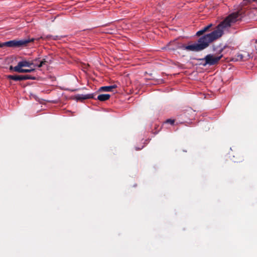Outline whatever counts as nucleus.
<instances>
[{"mask_svg": "<svg viewBox=\"0 0 257 257\" xmlns=\"http://www.w3.org/2000/svg\"><path fill=\"white\" fill-rule=\"evenodd\" d=\"M243 16L244 12L241 10L230 14L218 25L216 30L200 37L198 40L197 43L185 46V49L188 51L198 52L205 49L210 43L222 36L224 29L230 27L232 24L241 20Z\"/></svg>", "mask_w": 257, "mask_h": 257, "instance_id": "obj_1", "label": "nucleus"}, {"mask_svg": "<svg viewBox=\"0 0 257 257\" xmlns=\"http://www.w3.org/2000/svg\"><path fill=\"white\" fill-rule=\"evenodd\" d=\"M35 39H28L21 40H11L8 42H4V45L7 47L17 48L22 46H25L30 42H32L35 41Z\"/></svg>", "mask_w": 257, "mask_h": 257, "instance_id": "obj_2", "label": "nucleus"}, {"mask_svg": "<svg viewBox=\"0 0 257 257\" xmlns=\"http://www.w3.org/2000/svg\"><path fill=\"white\" fill-rule=\"evenodd\" d=\"M223 55L220 54L218 56H214L213 55L208 54L206 55L204 59H201L202 61H204V63H202V64L205 66L207 65H214L217 64L219 61L222 57Z\"/></svg>", "mask_w": 257, "mask_h": 257, "instance_id": "obj_3", "label": "nucleus"}, {"mask_svg": "<svg viewBox=\"0 0 257 257\" xmlns=\"http://www.w3.org/2000/svg\"><path fill=\"white\" fill-rule=\"evenodd\" d=\"M7 78L10 80H13L14 81H22L24 80H36V77L30 75H9L7 76Z\"/></svg>", "mask_w": 257, "mask_h": 257, "instance_id": "obj_4", "label": "nucleus"}, {"mask_svg": "<svg viewBox=\"0 0 257 257\" xmlns=\"http://www.w3.org/2000/svg\"><path fill=\"white\" fill-rule=\"evenodd\" d=\"M39 58H37L33 61H27L23 60L18 62V68L17 69H22L23 67H30L31 66H36V64L35 63V61H39Z\"/></svg>", "mask_w": 257, "mask_h": 257, "instance_id": "obj_5", "label": "nucleus"}, {"mask_svg": "<svg viewBox=\"0 0 257 257\" xmlns=\"http://www.w3.org/2000/svg\"><path fill=\"white\" fill-rule=\"evenodd\" d=\"M94 94H77L75 95V98L77 101H82L85 99H90V98H93L95 99L94 98Z\"/></svg>", "mask_w": 257, "mask_h": 257, "instance_id": "obj_6", "label": "nucleus"}, {"mask_svg": "<svg viewBox=\"0 0 257 257\" xmlns=\"http://www.w3.org/2000/svg\"><path fill=\"white\" fill-rule=\"evenodd\" d=\"M116 85L102 86L99 88V90L101 91L110 92L112 91L113 89L116 88Z\"/></svg>", "mask_w": 257, "mask_h": 257, "instance_id": "obj_7", "label": "nucleus"}, {"mask_svg": "<svg viewBox=\"0 0 257 257\" xmlns=\"http://www.w3.org/2000/svg\"><path fill=\"white\" fill-rule=\"evenodd\" d=\"M212 26V24H211L207 25V26H205V27H204L201 30H200V31H198L196 33V36H200L204 34L205 32L208 31L210 29V28Z\"/></svg>", "mask_w": 257, "mask_h": 257, "instance_id": "obj_8", "label": "nucleus"}, {"mask_svg": "<svg viewBox=\"0 0 257 257\" xmlns=\"http://www.w3.org/2000/svg\"><path fill=\"white\" fill-rule=\"evenodd\" d=\"M110 95L108 94H102L98 95L97 99L100 101H104L109 99Z\"/></svg>", "mask_w": 257, "mask_h": 257, "instance_id": "obj_9", "label": "nucleus"}, {"mask_svg": "<svg viewBox=\"0 0 257 257\" xmlns=\"http://www.w3.org/2000/svg\"><path fill=\"white\" fill-rule=\"evenodd\" d=\"M18 70V73H31L35 71V69H17Z\"/></svg>", "mask_w": 257, "mask_h": 257, "instance_id": "obj_10", "label": "nucleus"}, {"mask_svg": "<svg viewBox=\"0 0 257 257\" xmlns=\"http://www.w3.org/2000/svg\"><path fill=\"white\" fill-rule=\"evenodd\" d=\"M49 63L48 58H44L42 60L40 61V63L38 65L36 64V66H38V67H41L43 65H46Z\"/></svg>", "mask_w": 257, "mask_h": 257, "instance_id": "obj_11", "label": "nucleus"}, {"mask_svg": "<svg viewBox=\"0 0 257 257\" xmlns=\"http://www.w3.org/2000/svg\"><path fill=\"white\" fill-rule=\"evenodd\" d=\"M46 38L48 39H52V40H60L61 38L60 36H53V35H47Z\"/></svg>", "mask_w": 257, "mask_h": 257, "instance_id": "obj_12", "label": "nucleus"}, {"mask_svg": "<svg viewBox=\"0 0 257 257\" xmlns=\"http://www.w3.org/2000/svg\"><path fill=\"white\" fill-rule=\"evenodd\" d=\"M18 64H17V66H15V67H13L12 66H11L10 67V70H11V71H14L15 72H18V70L17 69V68H18Z\"/></svg>", "mask_w": 257, "mask_h": 257, "instance_id": "obj_13", "label": "nucleus"}, {"mask_svg": "<svg viewBox=\"0 0 257 257\" xmlns=\"http://www.w3.org/2000/svg\"><path fill=\"white\" fill-rule=\"evenodd\" d=\"M174 122H175V120L174 119H168L166 121V123H170L172 125H173L174 123Z\"/></svg>", "mask_w": 257, "mask_h": 257, "instance_id": "obj_14", "label": "nucleus"}, {"mask_svg": "<svg viewBox=\"0 0 257 257\" xmlns=\"http://www.w3.org/2000/svg\"><path fill=\"white\" fill-rule=\"evenodd\" d=\"M243 59V56L241 54L237 55V60H241Z\"/></svg>", "mask_w": 257, "mask_h": 257, "instance_id": "obj_15", "label": "nucleus"}, {"mask_svg": "<svg viewBox=\"0 0 257 257\" xmlns=\"http://www.w3.org/2000/svg\"><path fill=\"white\" fill-rule=\"evenodd\" d=\"M6 45H4V43H0V48H4L5 47Z\"/></svg>", "mask_w": 257, "mask_h": 257, "instance_id": "obj_16", "label": "nucleus"}, {"mask_svg": "<svg viewBox=\"0 0 257 257\" xmlns=\"http://www.w3.org/2000/svg\"><path fill=\"white\" fill-rule=\"evenodd\" d=\"M251 2H255V3L257 4V0H251Z\"/></svg>", "mask_w": 257, "mask_h": 257, "instance_id": "obj_17", "label": "nucleus"}, {"mask_svg": "<svg viewBox=\"0 0 257 257\" xmlns=\"http://www.w3.org/2000/svg\"><path fill=\"white\" fill-rule=\"evenodd\" d=\"M223 51V49H221L220 50H219V53L220 54Z\"/></svg>", "mask_w": 257, "mask_h": 257, "instance_id": "obj_18", "label": "nucleus"}, {"mask_svg": "<svg viewBox=\"0 0 257 257\" xmlns=\"http://www.w3.org/2000/svg\"><path fill=\"white\" fill-rule=\"evenodd\" d=\"M40 39H43V37H40V38H38L37 40H39Z\"/></svg>", "mask_w": 257, "mask_h": 257, "instance_id": "obj_19", "label": "nucleus"}, {"mask_svg": "<svg viewBox=\"0 0 257 257\" xmlns=\"http://www.w3.org/2000/svg\"><path fill=\"white\" fill-rule=\"evenodd\" d=\"M37 62V61H35V62H35V64H36L37 65H38V62Z\"/></svg>", "mask_w": 257, "mask_h": 257, "instance_id": "obj_20", "label": "nucleus"}]
</instances>
